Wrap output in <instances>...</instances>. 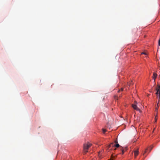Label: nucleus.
Listing matches in <instances>:
<instances>
[{
	"label": "nucleus",
	"instance_id": "obj_1",
	"mask_svg": "<svg viewBox=\"0 0 160 160\" xmlns=\"http://www.w3.org/2000/svg\"><path fill=\"white\" fill-rule=\"evenodd\" d=\"M92 144L89 143H85L83 145V151L85 153H86L88 152V150L91 146Z\"/></svg>",
	"mask_w": 160,
	"mask_h": 160
},
{
	"label": "nucleus",
	"instance_id": "obj_2",
	"mask_svg": "<svg viewBox=\"0 0 160 160\" xmlns=\"http://www.w3.org/2000/svg\"><path fill=\"white\" fill-rule=\"evenodd\" d=\"M157 91L156 94L157 95V97H158V99H160V85H158L157 87L156 88Z\"/></svg>",
	"mask_w": 160,
	"mask_h": 160
},
{
	"label": "nucleus",
	"instance_id": "obj_3",
	"mask_svg": "<svg viewBox=\"0 0 160 160\" xmlns=\"http://www.w3.org/2000/svg\"><path fill=\"white\" fill-rule=\"evenodd\" d=\"M132 106L133 109L138 111H140V109L137 107V106L135 104H132Z\"/></svg>",
	"mask_w": 160,
	"mask_h": 160
},
{
	"label": "nucleus",
	"instance_id": "obj_4",
	"mask_svg": "<svg viewBox=\"0 0 160 160\" xmlns=\"http://www.w3.org/2000/svg\"><path fill=\"white\" fill-rule=\"evenodd\" d=\"M152 146H151L148 148H147L146 149V150L145 151L144 153L143 154H144L145 153H147L148 152V151H149V152L152 150Z\"/></svg>",
	"mask_w": 160,
	"mask_h": 160
},
{
	"label": "nucleus",
	"instance_id": "obj_5",
	"mask_svg": "<svg viewBox=\"0 0 160 160\" xmlns=\"http://www.w3.org/2000/svg\"><path fill=\"white\" fill-rule=\"evenodd\" d=\"M114 144L113 143H111L108 146V148H111V149H113V148H114Z\"/></svg>",
	"mask_w": 160,
	"mask_h": 160
},
{
	"label": "nucleus",
	"instance_id": "obj_6",
	"mask_svg": "<svg viewBox=\"0 0 160 160\" xmlns=\"http://www.w3.org/2000/svg\"><path fill=\"white\" fill-rule=\"evenodd\" d=\"M138 154V149L136 150H135L134 152V155L136 157Z\"/></svg>",
	"mask_w": 160,
	"mask_h": 160
},
{
	"label": "nucleus",
	"instance_id": "obj_7",
	"mask_svg": "<svg viewBox=\"0 0 160 160\" xmlns=\"http://www.w3.org/2000/svg\"><path fill=\"white\" fill-rule=\"evenodd\" d=\"M114 147H116V148L120 147V148H122V147L120 146V145L119 144H118V143L114 144Z\"/></svg>",
	"mask_w": 160,
	"mask_h": 160
},
{
	"label": "nucleus",
	"instance_id": "obj_8",
	"mask_svg": "<svg viewBox=\"0 0 160 160\" xmlns=\"http://www.w3.org/2000/svg\"><path fill=\"white\" fill-rule=\"evenodd\" d=\"M157 74L155 73H153V76L152 77V78L154 79V80H155V78L157 77Z\"/></svg>",
	"mask_w": 160,
	"mask_h": 160
},
{
	"label": "nucleus",
	"instance_id": "obj_9",
	"mask_svg": "<svg viewBox=\"0 0 160 160\" xmlns=\"http://www.w3.org/2000/svg\"><path fill=\"white\" fill-rule=\"evenodd\" d=\"M120 149L122 150V154H123L124 152H125V151H124V149H123V148L122 147V148H120Z\"/></svg>",
	"mask_w": 160,
	"mask_h": 160
},
{
	"label": "nucleus",
	"instance_id": "obj_10",
	"mask_svg": "<svg viewBox=\"0 0 160 160\" xmlns=\"http://www.w3.org/2000/svg\"><path fill=\"white\" fill-rule=\"evenodd\" d=\"M159 104V102H158V103H157V107L156 108V111H157L158 109V104Z\"/></svg>",
	"mask_w": 160,
	"mask_h": 160
},
{
	"label": "nucleus",
	"instance_id": "obj_11",
	"mask_svg": "<svg viewBox=\"0 0 160 160\" xmlns=\"http://www.w3.org/2000/svg\"><path fill=\"white\" fill-rule=\"evenodd\" d=\"M118 97L117 96L115 95L114 96V98L115 99L118 100Z\"/></svg>",
	"mask_w": 160,
	"mask_h": 160
},
{
	"label": "nucleus",
	"instance_id": "obj_12",
	"mask_svg": "<svg viewBox=\"0 0 160 160\" xmlns=\"http://www.w3.org/2000/svg\"><path fill=\"white\" fill-rule=\"evenodd\" d=\"M114 158V156H113V155H112L111 159H110L108 160H113V158Z\"/></svg>",
	"mask_w": 160,
	"mask_h": 160
},
{
	"label": "nucleus",
	"instance_id": "obj_13",
	"mask_svg": "<svg viewBox=\"0 0 160 160\" xmlns=\"http://www.w3.org/2000/svg\"><path fill=\"white\" fill-rule=\"evenodd\" d=\"M102 130L104 133H105V132H106V130L104 128L102 129Z\"/></svg>",
	"mask_w": 160,
	"mask_h": 160
},
{
	"label": "nucleus",
	"instance_id": "obj_14",
	"mask_svg": "<svg viewBox=\"0 0 160 160\" xmlns=\"http://www.w3.org/2000/svg\"><path fill=\"white\" fill-rule=\"evenodd\" d=\"M157 115H156V116H155V122H156L157 121Z\"/></svg>",
	"mask_w": 160,
	"mask_h": 160
},
{
	"label": "nucleus",
	"instance_id": "obj_15",
	"mask_svg": "<svg viewBox=\"0 0 160 160\" xmlns=\"http://www.w3.org/2000/svg\"><path fill=\"white\" fill-rule=\"evenodd\" d=\"M158 45L160 46V39L158 41Z\"/></svg>",
	"mask_w": 160,
	"mask_h": 160
},
{
	"label": "nucleus",
	"instance_id": "obj_16",
	"mask_svg": "<svg viewBox=\"0 0 160 160\" xmlns=\"http://www.w3.org/2000/svg\"><path fill=\"white\" fill-rule=\"evenodd\" d=\"M142 53L144 54L145 55H147V54H146V52H143Z\"/></svg>",
	"mask_w": 160,
	"mask_h": 160
},
{
	"label": "nucleus",
	"instance_id": "obj_17",
	"mask_svg": "<svg viewBox=\"0 0 160 160\" xmlns=\"http://www.w3.org/2000/svg\"><path fill=\"white\" fill-rule=\"evenodd\" d=\"M114 142L116 144L118 143L117 140L115 141Z\"/></svg>",
	"mask_w": 160,
	"mask_h": 160
},
{
	"label": "nucleus",
	"instance_id": "obj_18",
	"mask_svg": "<svg viewBox=\"0 0 160 160\" xmlns=\"http://www.w3.org/2000/svg\"><path fill=\"white\" fill-rule=\"evenodd\" d=\"M117 149L116 148H115L113 149V150L114 151L116 150Z\"/></svg>",
	"mask_w": 160,
	"mask_h": 160
},
{
	"label": "nucleus",
	"instance_id": "obj_19",
	"mask_svg": "<svg viewBox=\"0 0 160 160\" xmlns=\"http://www.w3.org/2000/svg\"><path fill=\"white\" fill-rule=\"evenodd\" d=\"M121 90L122 91L123 90V88H121Z\"/></svg>",
	"mask_w": 160,
	"mask_h": 160
},
{
	"label": "nucleus",
	"instance_id": "obj_20",
	"mask_svg": "<svg viewBox=\"0 0 160 160\" xmlns=\"http://www.w3.org/2000/svg\"><path fill=\"white\" fill-rule=\"evenodd\" d=\"M159 101H160V99H158V102H159Z\"/></svg>",
	"mask_w": 160,
	"mask_h": 160
},
{
	"label": "nucleus",
	"instance_id": "obj_21",
	"mask_svg": "<svg viewBox=\"0 0 160 160\" xmlns=\"http://www.w3.org/2000/svg\"><path fill=\"white\" fill-rule=\"evenodd\" d=\"M120 91V90H119L118 91V92H119Z\"/></svg>",
	"mask_w": 160,
	"mask_h": 160
},
{
	"label": "nucleus",
	"instance_id": "obj_22",
	"mask_svg": "<svg viewBox=\"0 0 160 160\" xmlns=\"http://www.w3.org/2000/svg\"><path fill=\"white\" fill-rule=\"evenodd\" d=\"M159 105H160V104H159H159H158V107L159 106Z\"/></svg>",
	"mask_w": 160,
	"mask_h": 160
},
{
	"label": "nucleus",
	"instance_id": "obj_23",
	"mask_svg": "<svg viewBox=\"0 0 160 160\" xmlns=\"http://www.w3.org/2000/svg\"><path fill=\"white\" fill-rule=\"evenodd\" d=\"M121 97V95H120V96H119V97L120 98Z\"/></svg>",
	"mask_w": 160,
	"mask_h": 160
},
{
	"label": "nucleus",
	"instance_id": "obj_24",
	"mask_svg": "<svg viewBox=\"0 0 160 160\" xmlns=\"http://www.w3.org/2000/svg\"><path fill=\"white\" fill-rule=\"evenodd\" d=\"M135 103H136V104L137 103V102H135Z\"/></svg>",
	"mask_w": 160,
	"mask_h": 160
},
{
	"label": "nucleus",
	"instance_id": "obj_25",
	"mask_svg": "<svg viewBox=\"0 0 160 160\" xmlns=\"http://www.w3.org/2000/svg\"><path fill=\"white\" fill-rule=\"evenodd\" d=\"M154 129H155V128H154V129L153 130V131H154Z\"/></svg>",
	"mask_w": 160,
	"mask_h": 160
}]
</instances>
